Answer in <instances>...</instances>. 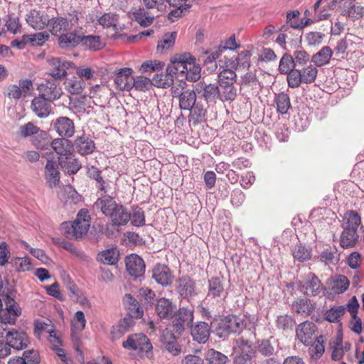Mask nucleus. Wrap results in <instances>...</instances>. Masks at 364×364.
I'll list each match as a JSON object with an SVG mask.
<instances>
[{
	"mask_svg": "<svg viewBox=\"0 0 364 364\" xmlns=\"http://www.w3.org/2000/svg\"><path fill=\"white\" fill-rule=\"evenodd\" d=\"M358 239V234L355 230L343 229L341 235L340 244L343 248H349L355 246Z\"/></svg>",
	"mask_w": 364,
	"mask_h": 364,
	"instance_id": "nucleus-43",
	"label": "nucleus"
},
{
	"mask_svg": "<svg viewBox=\"0 0 364 364\" xmlns=\"http://www.w3.org/2000/svg\"><path fill=\"white\" fill-rule=\"evenodd\" d=\"M38 90L41 95L40 97L50 102L60 98L62 95L60 87L53 82L42 83L38 86Z\"/></svg>",
	"mask_w": 364,
	"mask_h": 364,
	"instance_id": "nucleus-17",
	"label": "nucleus"
},
{
	"mask_svg": "<svg viewBox=\"0 0 364 364\" xmlns=\"http://www.w3.org/2000/svg\"><path fill=\"white\" fill-rule=\"evenodd\" d=\"M343 229H350L357 232L358 228L361 223L360 217L355 211L347 212L343 217Z\"/></svg>",
	"mask_w": 364,
	"mask_h": 364,
	"instance_id": "nucleus-39",
	"label": "nucleus"
},
{
	"mask_svg": "<svg viewBox=\"0 0 364 364\" xmlns=\"http://www.w3.org/2000/svg\"><path fill=\"white\" fill-rule=\"evenodd\" d=\"M64 86L65 90L71 95H78L82 92L86 83L84 79H80L77 76H71L65 80Z\"/></svg>",
	"mask_w": 364,
	"mask_h": 364,
	"instance_id": "nucleus-28",
	"label": "nucleus"
},
{
	"mask_svg": "<svg viewBox=\"0 0 364 364\" xmlns=\"http://www.w3.org/2000/svg\"><path fill=\"white\" fill-rule=\"evenodd\" d=\"M14 266L18 272H28L32 269V263L28 257H17L13 260Z\"/></svg>",
	"mask_w": 364,
	"mask_h": 364,
	"instance_id": "nucleus-51",
	"label": "nucleus"
},
{
	"mask_svg": "<svg viewBox=\"0 0 364 364\" xmlns=\"http://www.w3.org/2000/svg\"><path fill=\"white\" fill-rule=\"evenodd\" d=\"M58 197L65 204H76L80 200L79 194L70 186L62 188L58 193Z\"/></svg>",
	"mask_w": 364,
	"mask_h": 364,
	"instance_id": "nucleus-32",
	"label": "nucleus"
},
{
	"mask_svg": "<svg viewBox=\"0 0 364 364\" xmlns=\"http://www.w3.org/2000/svg\"><path fill=\"white\" fill-rule=\"evenodd\" d=\"M52 124L54 130L61 138L72 137L75 132L74 122L67 117L57 118Z\"/></svg>",
	"mask_w": 364,
	"mask_h": 364,
	"instance_id": "nucleus-11",
	"label": "nucleus"
},
{
	"mask_svg": "<svg viewBox=\"0 0 364 364\" xmlns=\"http://www.w3.org/2000/svg\"><path fill=\"white\" fill-rule=\"evenodd\" d=\"M316 327L314 323L305 321L299 324L296 328L298 339L305 346H310L314 338Z\"/></svg>",
	"mask_w": 364,
	"mask_h": 364,
	"instance_id": "nucleus-14",
	"label": "nucleus"
},
{
	"mask_svg": "<svg viewBox=\"0 0 364 364\" xmlns=\"http://www.w3.org/2000/svg\"><path fill=\"white\" fill-rule=\"evenodd\" d=\"M174 70H168V66L166 69V73H156L151 80V84L156 87L166 88L173 83Z\"/></svg>",
	"mask_w": 364,
	"mask_h": 364,
	"instance_id": "nucleus-25",
	"label": "nucleus"
},
{
	"mask_svg": "<svg viewBox=\"0 0 364 364\" xmlns=\"http://www.w3.org/2000/svg\"><path fill=\"white\" fill-rule=\"evenodd\" d=\"M82 36H77L74 33H68L61 34L59 36V44L62 48L74 47L77 44H81Z\"/></svg>",
	"mask_w": 364,
	"mask_h": 364,
	"instance_id": "nucleus-44",
	"label": "nucleus"
},
{
	"mask_svg": "<svg viewBox=\"0 0 364 364\" xmlns=\"http://www.w3.org/2000/svg\"><path fill=\"white\" fill-rule=\"evenodd\" d=\"M31 109L40 118L47 117L50 114V104L47 100L40 97H36L33 100Z\"/></svg>",
	"mask_w": 364,
	"mask_h": 364,
	"instance_id": "nucleus-31",
	"label": "nucleus"
},
{
	"mask_svg": "<svg viewBox=\"0 0 364 364\" xmlns=\"http://www.w3.org/2000/svg\"><path fill=\"white\" fill-rule=\"evenodd\" d=\"M125 349L139 350L144 353L147 358H152V345L149 339L143 333L133 334L122 343Z\"/></svg>",
	"mask_w": 364,
	"mask_h": 364,
	"instance_id": "nucleus-4",
	"label": "nucleus"
},
{
	"mask_svg": "<svg viewBox=\"0 0 364 364\" xmlns=\"http://www.w3.org/2000/svg\"><path fill=\"white\" fill-rule=\"evenodd\" d=\"M196 94L194 90H186L179 95V107L184 110H191L196 104Z\"/></svg>",
	"mask_w": 364,
	"mask_h": 364,
	"instance_id": "nucleus-34",
	"label": "nucleus"
},
{
	"mask_svg": "<svg viewBox=\"0 0 364 364\" xmlns=\"http://www.w3.org/2000/svg\"><path fill=\"white\" fill-rule=\"evenodd\" d=\"M153 278L159 284L168 286L171 284L173 276L170 269L165 265H157L153 269Z\"/></svg>",
	"mask_w": 364,
	"mask_h": 364,
	"instance_id": "nucleus-19",
	"label": "nucleus"
},
{
	"mask_svg": "<svg viewBox=\"0 0 364 364\" xmlns=\"http://www.w3.org/2000/svg\"><path fill=\"white\" fill-rule=\"evenodd\" d=\"M45 176L46 182L50 188L58 186L60 181V172L55 161L48 160L45 167Z\"/></svg>",
	"mask_w": 364,
	"mask_h": 364,
	"instance_id": "nucleus-20",
	"label": "nucleus"
},
{
	"mask_svg": "<svg viewBox=\"0 0 364 364\" xmlns=\"http://www.w3.org/2000/svg\"><path fill=\"white\" fill-rule=\"evenodd\" d=\"M210 334L208 325L205 322H199L191 328V335L198 343H205Z\"/></svg>",
	"mask_w": 364,
	"mask_h": 364,
	"instance_id": "nucleus-29",
	"label": "nucleus"
},
{
	"mask_svg": "<svg viewBox=\"0 0 364 364\" xmlns=\"http://www.w3.org/2000/svg\"><path fill=\"white\" fill-rule=\"evenodd\" d=\"M132 18L141 26H149L154 21V16H150L143 8H134L132 9Z\"/></svg>",
	"mask_w": 364,
	"mask_h": 364,
	"instance_id": "nucleus-38",
	"label": "nucleus"
},
{
	"mask_svg": "<svg viewBox=\"0 0 364 364\" xmlns=\"http://www.w3.org/2000/svg\"><path fill=\"white\" fill-rule=\"evenodd\" d=\"M255 318H252L250 321V317H246L245 320L235 316H232L224 318L222 321V327L223 329V333H240L244 326L251 329L252 326L254 325Z\"/></svg>",
	"mask_w": 364,
	"mask_h": 364,
	"instance_id": "nucleus-5",
	"label": "nucleus"
},
{
	"mask_svg": "<svg viewBox=\"0 0 364 364\" xmlns=\"http://www.w3.org/2000/svg\"><path fill=\"white\" fill-rule=\"evenodd\" d=\"M156 312L161 318H170L176 312V306L166 298H161L156 304Z\"/></svg>",
	"mask_w": 364,
	"mask_h": 364,
	"instance_id": "nucleus-18",
	"label": "nucleus"
},
{
	"mask_svg": "<svg viewBox=\"0 0 364 364\" xmlns=\"http://www.w3.org/2000/svg\"><path fill=\"white\" fill-rule=\"evenodd\" d=\"M330 287L335 294H342L348 289L349 281L346 277L338 275L331 280Z\"/></svg>",
	"mask_w": 364,
	"mask_h": 364,
	"instance_id": "nucleus-40",
	"label": "nucleus"
},
{
	"mask_svg": "<svg viewBox=\"0 0 364 364\" xmlns=\"http://www.w3.org/2000/svg\"><path fill=\"white\" fill-rule=\"evenodd\" d=\"M109 215L112 225L115 226L125 225L130 220V213L119 205Z\"/></svg>",
	"mask_w": 364,
	"mask_h": 364,
	"instance_id": "nucleus-22",
	"label": "nucleus"
},
{
	"mask_svg": "<svg viewBox=\"0 0 364 364\" xmlns=\"http://www.w3.org/2000/svg\"><path fill=\"white\" fill-rule=\"evenodd\" d=\"M206 358L209 364H225L228 360L227 356L213 349L208 351Z\"/></svg>",
	"mask_w": 364,
	"mask_h": 364,
	"instance_id": "nucleus-55",
	"label": "nucleus"
},
{
	"mask_svg": "<svg viewBox=\"0 0 364 364\" xmlns=\"http://www.w3.org/2000/svg\"><path fill=\"white\" fill-rule=\"evenodd\" d=\"M252 53L250 50L242 51L236 58L237 68L247 70L250 66V57Z\"/></svg>",
	"mask_w": 364,
	"mask_h": 364,
	"instance_id": "nucleus-60",
	"label": "nucleus"
},
{
	"mask_svg": "<svg viewBox=\"0 0 364 364\" xmlns=\"http://www.w3.org/2000/svg\"><path fill=\"white\" fill-rule=\"evenodd\" d=\"M50 146L53 151L58 155V161L64 163V160L68 159L67 156L72 155L73 151V144L71 141L65 138H56L53 139Z\"/></svg>",
	"mask_w": 364,
	"mask_h": 364,
	"instance_id": "nucleus-9",
	"label": "nucleus"
},
{
	"mask_svg": "<svg viewBox=\"0 0 364 364\" xmlns=\"http://www.w3.org/2000/svg\"><path fill=\"white\" fill-rule=\"evenodd\" d=\"M5 338L10 346L16 350H22L27 347L28 339L27 335L23 331L12 330L7 331Z\"/></svg>",
	"mask_w": 364,
	"mask_h": 364,
	"instance_id": "nucleus-16",
	"label": "nucleus"
},
{
	"mask_svg": "<svg viewBox=\"0 0 364 364\" xmlns=\"http://www.w3.org/2000/svg\"><path fill=\"white\" fill-rule=\"evenodd\" d=\"M196 90L198 93L203 91L202 95L206 100L213 99L219 95L218 87L213 84L205 85L200 82L196 86Z\"/></svg>",
	"mask_w": 364,
	"mask_h": 364,
	"instance_id": "nucleus-45",
	"label": "nucleus"
},
{
	"mask_svg": "<svg viewBox=\"0 0 364 364\" xmlns=\"http://www.w3.org/2000/svg\"><path fill=\"white\" fill-rule=\"evenodd\" d=\"M67 157L68 159L64 160L63 164H62L61 161H58L59 165L65 172L70 174L76 173L80 169L81 164L75 157L74 151L72 153V155L67 156Z\"/></svg>",
	"mask_w": 364,
	"mask_h": 364,
	"instance_id": "nucleus-41",
	"label": "nucleus"
},
{
	"mask_svg": "<svg viewBox=\"0 0 364 364\" xmlns=\"http://www.w3.org/2000/svg\"><path fill=\"white\" fill-rule=\"evenodd\" d=\"M75 146L81 155L90 154L95 149L94 141L85 135L77 136L75 140Z\"/></svg>",
	"mask_w": 364,
	"mask_h": 364,
	"instance_id": "nucleus-26",
	"label": "nucleus"
},
{
	"mask_svg": "<svg viewBox=\"0 0 364 364\" xmlns=\"http://www.w3.org/2000/svg\"><path fill=\"white\" fill-rule=\"evenodd\" d=\"M48 38L49 35L46 32L26 35V39L32 46H41L48 41Z\"/></svg>",
	"mask_w": 364,
	"mask_h": 364,
	"instance_id": "nucleus-57",
	"label": "nucleus"
},
{
	"mask_svg": "<svg viewBox=\"0 0 364 364\" xmlns=\"http://www.w3.org/2000/svg\"><path fill=\"white\" fill-rule=\"evenodd\" d=\"M350 349V345H346L345 348L343 347L341 342L337 343L333 347L331 358L334 360H340L343 357L345 351Z\"/></svg>",
	"mask_w": 364,
	"mask_h": 364,
	"instance_id": "nucleus-64",
	"label": "nucleus"
},
{
	"mask_svg": "<svg viewBox=\"0 0 364 364\" xmlns=\"http://www.w3.org/2000/svg\"><path fill=\"white\" fill-rule=\"evenodd\" d=\"M119 251L117 247H111L104 250L98 253L97 259L107 265H114L119 261Z\"/></svg>",
	"mask_w": 364,
	"mask_h": 364,
	"instance_id": "nucleus-21",
	"label": "nucleus"
},
{
	"mask_svg": "<svg viewBox=\"0 0 364 364\" xmlns=\"http://www.w3.org/2000/svg\"><path fill=\"white\" fill-rule=\"evenodd\" d=\"M81 45L88 50L96 51L102 49L105 43L99 36L89 35L82 36Z\"/></svg>",
	"mask_w": 364,
	"mask_h": 364,
	"instance_id": "nucleus-27",
	"label": "nucleus"
},
{
	"mask_svg": "<svg viewBox=\"0 0 364 364\" xmlns=\"http://www.w3.org/2000/svg\"><path fill=\"white\" fill-rule=\"evenodd\" d=\"M318 75V70L316 67L310 65L303 69L301 75L303 82L309 84L313 82Z\"/></svg>",
	"mask_w": 364,
	"mask_h": 364,
	"instance_id": "nucleus-58",
	"label": "nucleus"
},
{
	"mask_svg": "<svg viewBox=\"0 0 364 364\" xmlns=\"http://www.w3.org/2000/svg\"><path fill=\"white\" fill-rule=\"evenodd\" d=\"M164 65V63L156 60H146L141 64L139 70L141 73L158 71L161 70Z\"/></svg>",
	"mask_w": 364,
	"mask_h": 364,
	"instance_id": "nucleus-52",
	"label": "nucleus"
},
{
	"mask_svg": "<svg viewBox=\"0 0 364 364\" xmlns=\"http://www.w3.org/2000/svg\"><path fill=\"white\" fill-rule=\"evenodd\" d=\"M332 55L333 52L331 49L329 47L326 46L315 53L311 57V60L316 66H323L329 63Z\"/></svg>",
	"mask_w": 364,
	"mask_h": 364,
	"instance_id": "nucleus-36",
	"label": "nucleus"
},
{
	"mask_svg": "<svg viewBox=\"0 0 364 364\" xmlns=\"http://www.w3.org/2000/svg\"><path fill=\"white\" fill-rule=\"evenodd\" d=\"M70 291V297L73 301L79 304L82 308H90L91 303L87 296L79 289L73 282L67 286Z\"/></svg>",
	"mask_w": 364,
	"mask_h": 364,
	"instance_id": "nucleus-24",
	"label": "nucleus"
},
{
	"mask_svg": "<svg viewBox=\"0 0 364 364\" xmlns=\"http://www.w3.org/2000/svg\"><path fill=\"white\" fill-rule=\"evenodd\" d=\"M323 342V337L320 336L314 343H311L309 353L312 359L318 360L323 355L325 351Z\"/></svg>",
	"mask_w": 364,
	"mask_h": 364,
	"instance_id": "nucleus-47",
	"label": "nucleus"
},
{
	"mask_svg": "<svg viewBox=\"0 0 364 364\" xmlns=\"http://www.w3.org/2000/svg\"><path fill=\"white\" fill-rule=\"evenodd\" d=\"M177 33L176 32H171L165 33L162 38L159 41L156 50L159 53H165L171 49L176 42Z\"/></svg>",
	"mask_w": 364,
	"mask_h": 364,
	"instance_id": "nucleus-33",
	"label": "nucleus"
},
{
	"mask_svg": "<svg viewBox=\"0 0 364 364\" xmlns=\"http://www.w3.org/2000/svg\"><path fill=\"white\" fill-rule=\"evenodd\" d=\"M168 70H174L175 75L190 82H196L201 77V67L189 53H176L170 58Z\"/></svg>",
	"mask_w": 364,
	"mask_h": 364,
	"instance_id": "nucleus-1",
	"label": "nucleus"
},
{
	"mask_svg": "<svg viewBox=\"0 0 364 364\" xmlns=\"http://www.w3.org/2000/svg\"><path fill=\"white\" fill-rule=\"evenodd\" d=\"M48 64L49 73L55 79H60L64 77L67 73L66 70L72 67L73 65V63L61 60L58 58L48 59Z\"/></svg>",
	"mask_w": 364,
	"mask_h": 364,
	"instance_id": "nucleus-15",
	"label": "nucleus"
},
{
	"mask_svg": "<svg viewBox=\"0 0 364 364\" xmlns=\"http://www.w3.org/2000/svg\"><path fill=\"white\" fill-rule=\"evenodd\" d=\"M91 22L95 21L104 28H112L115 32H119L124 28V25L119 23V16L112 12L105 13L100 15L90 16Z\"/></svg>",
	"mask_w": 364,
	"mask_h": 364,
	"instance_id": "nucleus-7",
	"label": "nucleus"
},
{
	"mask_svg": "<svg viewBox=\"0 0 364 364\" xmlns=\"http://www.w3.org/2000/svg\"><path fill=\"white\" fill-rule=\"evenodd\" d=\"M34 134H38L42 138H46L48 136L46 132L40 130L38 127L31 122L21 126L18 131V136L21 138H26Z\"/></svg>",
	"mask_w": 364,
	"mask_h": 364,
	"instance_id": "nucleus-35",
	"label": "nucleus"
},
{
	"mask_svg": "<svg viewBox=\"0 0 364 364\" xmlns=\"http://www.w3.org/2000/svg\"><path fill=\"white\" fill-rule=\"evenodd\" d=\"M275 102L278 112L286 114L290 107V100L288 95L285 93H280L277 95Z\"/></svg>",
	"mask_w": 364,
	"mask_h": 364,
	"instance_id": "nucleus-53",
	"label": "nucleus"
},
{
	"mask_svg": "<svg viewBox=\"0 0 364 364\" xmlns=\"http://www.w3.org/2000/svg\"><path fill=\"white\" fill-rule=\"evenodd\" d=\"M303 287L305 288V294L316 295L321 292L322 287L319 279L313 274L309 273L302 281Z\"/></svg>",
	"mask_w": 364,
	"mask_h": 364,
	"instance_id": "nucleus-23",
	"label": "nucleus"
},
{
	"mask_svg": "<svg viewBox=\"0 0 364 364\" xmlns=\"http://www.w3.org/2000/svg\"><path fill=\"white\" fill-rule=\"evenodd\" d=\"M295 62L293 57L289 54H285L280 60L279 69L281 73L287 74L294 70Z\"/></svg>",
	"mask_w": 364,
	"mask_h": 364,
	"instance_id": "nucleus-50",
	"label": "nucleus"
},
{
	"mask_svg": "<svg viewBox=\"0 0 364 364\" xmlns=\"http://www.w3.org/2000/svg\"><path fill=\"white\" fill-rule=\"evenodd\" d=\"M162 342L172 355H177L181 353V348L176 342V338L169 330L166 329L163 332Z\"/></svg>",
	"mask_w": 364,
	"mask_h": 364,
	"instance_id": "nucleus-30",
	"label": "nucleus"
},
{
	"mask_svg": "<svg viewBox=\"0 0 364 364\" xmlns=\"http://www.w3.org/2000/svg\"><path fill=\"white\" fill-rule=\"evenodd\" d=\"M90 226L88 212L82 209L73 222H65L61 224V230L68 237L75 239L82 238L88 232Z\"/></svg>",
	"mask_w": 364,
	"mask_h": 364,
	"instance_id": "nucleus-2",
	"label": "nucleus"
},
{
	"mask_svg": "<svg viewBox=\"0 0 364 364\" xmlns=\"http://www.w3.org/2000/svg\"><path fill=\"white\" fill-rule=\"evenodd\" d=\"M288 74L287 81L291 87H297L303 82L301 70H294Z\"/></svg>",
	"mask_w": 364,
	"mask_h": 364,
	"instance_id": "nucleus-63",
	"label": "nucleus"
},
{
	"mask_svg": "<svg viewBox=\"0 0 364 364\" xmlns=\"http://www.w3.org/2000/svg\"><path fill=\"white\" fill-rule=\"evenodd\" d=\"M193 320V310L187 308H181L176 312L173 321V326L176 331L181 333L188 327Z\"/></svg>",
	"mask_w": 364,
	"mask_h": 364,
	"instance_id": "nucleus-13",
	"label": "nucleus"
},
{
	"mask_svg": "<svg viewBox=\"0 0 364 364\" xmlns=\"http://www.w3.org/2000/svg\"><path fill=\"white\" fill-rule=\"evenodd\" d=\"M292 255L296 260L300 262H304L311 258L312 253L311 250L309 247L302 245H299L292 250Z\"/></svg>",
	"mask_w": 364,
	"mask_h": 364,
	"instance_id": "nucleus-48",
	"label": "nucleus"
},
{
	"mask_svg": "<svg viewBox=\"0 0 364 364\" xmlns=\"http://www.w3.org/2000/svg\"><path fill=\"white\" fill-rule=\"evenodd\" d=\"M194 283L188 278H183L179 280L178 292L184 299H190L194 295Z\"/></svg>",
	"mask_w": 364,
	"mask_h": 364,
	"instance_id": "nucleus-37",
	"label": "nucleus"
},
{
	"mask_svg": "<svg viewBox=\"0 0 364 364\" xmlns=\"http://www.w3.org/2000/svg\"><path fill=\"white\" fill-rule=\"evenodd\" d=\"M132 83L134 84L133 87L141 92L148 90L152 85L151 80L143 76H137L136 77L133 78Z\"/></svg>",
	"mask_w": 364,
	"mask_h": 364,
	"instance_id": "nucleus-59",
	"label": "nucleus"
},
{
	"mask_svg": "<svg viewBox=\"0 0 364 364\" xmlns=\"http://www.w3.org/2000/svg\"><path fill=\"white\" fill-rule=\"evenodd\" d=\"M86 322L85 314L82 311H76L71 321V337L75 348L77 352V358L82 364H84V356L82 351L80 349V333L85 329Z\"/></svg>",
	"mask_w": 364,
	"mask_h": 364,
	"instance_id": "nucleus-3",
	"label": "nucleus"
},
{
	"mask_svg": "<svg viewBox=\"0 0 364 364\" xmlns=\"http://www.w3.org/2000/svg\"><path fill=\"white\" fill-rule=\"evenodd\" d=\"M27 23L35 30H42L49 26L50 17L42 11L31 10L26 17Z\"/></svg>",
	"mask_w": 364,
	"mask_h": 364,
	"instance_id": "nucleus-10",
	"label": "nucleus"
},
{
	"mask_svg": "<svg viewBox=\"0 0 364 364\" xmlns=\"http://www.w3.org/2000/svg\"><path fill=\"white\" fill-rule=\"evenodd\" d=\"M133 70L130 68H122L114 73V82L116 87L122 91H129L133 88Z\"/></svg>",
	"mask_w": 364,
	"mask_h": 364,
	"instance_id": "nucleus-8",
	"label": "nucleus"
},
{
	"mask_svg": "<svg viewBox=\"0 0 364 364\" xmlns=\"http://www.w3.org/2000/svg\"><path fill=\"white\" fill-rule=\"evenodd\" d=\"M293 307L294 310L303 315H308L311 312V304L306 299H299L296 301L294 304Z\"/></svg>",
	"mask_w": 364,
	"mask_h": 364,
	"instance_id": "nucleus-62",
	"label": "nucleus"
},
{
	"mask_svg": "<svg viewBox=\"0 0 364 364\" xmlns=\"http://www.w3.org/2000/svg\"><path fill=\"white\" fill-rule=\"evenodd\" d=\"M236 80V74L230 69H224L218 75L219 85L234 84Z\"/></svg>",
	"mask_w": 364,
	"mask_h": 364,
	"instance_id": "nucleus-56",
	"label": "nucleus"
},
{
	"mask_svg": "<svg viewBox=\"0 0 364 364\" xmlns=\"http://www.w3.org/2000/svg\"><path fill=\"white\" fill-rule=\"evenodd\" d=\"M95 205L100 208L103 214L109 215L118 205L116 204L113 198L110 197H104L98 199Z\"/></svg>",
	"mask_w": 364,
	"mask_h": 364,
	"instance_id": "nucleus-46",
	"label": "nucleus"
},
{
	"mask_svg": "<svg viewBox=\"0 0 364 364\" xmlns=\"http://www.w3.org/2000/svg\"><path fill=\"white\" fill-rule=\"evenodd\" d=\"M77 23V18L73 16L70 18L56 17L50 18L49 26L47 28L53 35L58 36L65 32L71 31Z\"/></svg>",
	"mask_w": 364,
	"mask_h": 364,
	"instance_id": "nucleus-6",
	"label": "nucleus"
},
{
	"mask_svg": "<svg viewBox=\"0 0 364 364\" xmlns=\"http://www.w3.org/2000/svg\"><path fill=\"white\" fill-rule=\"evenodd\" d=\"M220 99L223 101H232L237 96L234 84L220 85Z\"/></svg>",
	"mask_w": 364,
	"mask_h": 364,
	"instance_id": "nucleus-49",
	"label": "nucleus"
},
{
	"mask_svg": "<svg viewBox=\"0 0 364 364\" xmlns=\"http://www.w3.org/2000/svg\"><path fill=\"white\" fill-rule=\"evenodd\" d=\"M125 264L127 271L135 278L141 277L145 272L144 260L136 254H131L126 257Z\"/></svg>",
	"mask_w": 364,
	"mask_h": 364,
	"instance_id": "nucleus-12",
	"label": "nucleus"
},
{
	"mask_svg": "<svg viewBox=\"0 0 364 364\" xmlns=\"http://www.w3.org/2000/svg\"><path fill=\"white\" fill-rule=\"evenodd\" d=\"M345 308L342 306L331 308L326 313V319L330 322H336L344 314Z\"/></svg>",
	"mask_w": 364,
	"mask_h": 364,
	"instance_id": "nucleus-61",
	"label": "nucleus"
},
{
	"mask_svg": "<svg viewBox=\"0 0 364 364\" xmlns=\"http://www.w3.org/2000/svg\"><path fill=\"white\" fill-rule=\"evenodd\" d=\"M166 1L169 5L177 7V9L171 11L168 15V17L171 21H174L173 16L175 14L178 16L183 10L187 9L190 6L189 4H186L187 0H166Z\"/></svg>",
	"mask_w": 364,
	"mask_h": 364,
	"instance_id": "nucleus-54",
	"label": "nucleus"
},
{
	"mask_svg": "<svg viewBox=\"0 0 364 364\" xmlns=\"http://www.w3.org/2000/svg\"><path fill=\"white\" fill-rule=\"evenodd\" d=\"M124 306L130 311L132 316L140 318L143 316V310L137 301L131 295L126 294L123 299Z\"/></svg>",
	"mask_w": 364,
	"mask_h": 364,
	"instance_id": "nucleus-42",
	"label": "nucleus"
}]
</instances>
